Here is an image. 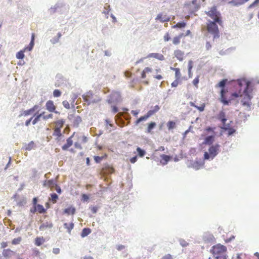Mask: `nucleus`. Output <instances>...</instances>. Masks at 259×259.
<instances>
[{
	"instance_id": "6e6d98bb",
	"label": "nucleus",
	"mask_w": 259,
	"mask_h": 259,
	"mask_svg": "<svg viewBox=\"0 0 259 259\" xmlns=\"http://www.w3.org/2000/svg\"><path fill=\"white\" fill-rule=\"evenodd\" d=\"M21 241V237H18V238H14L12 240V243L14 245H16V244H18Z\"/></svg>"
},
{
	"instance_id": "8fccbe9b",
	"label": "nucleus",
	"mask_w": 259,
	"mask_h": 259,
	"mask_svg": "<svg viewBox=\"0 0 259 259\" xmlns=\"http://www.w3.org/2000/svg\"><path fill=\"white\" fill-rule=\"evenodd\" d=\"M174 70L175 71V78L180 79L181 77V72L179 68H174Z\"/></svg>"
},
{
	"instance_id": "bb28decb",
	"label": "nucleus",
	"mask_w": 259,
	"mask_h": 259,
	"mask_svg": "<svg viewBox=\"0 0 259 259\" xmlns=\"http://www.w3.org/2000/svg\"><path fill=\"white\" fill-rule=\"evenodd\" d=\"M64 226V227L65 228V229H67V232L69 234H70L71 233V230L73 229L74 228V223L71 222L70 223V224H68L67 223H65L63 225Z\"/></svg>"
},
{
	"instance_id": "412c9836",
	"label": "nucleus",
	"mask_w": 259,
	"mask_h": 259,
	"mask_svg": "<svg viewBox=\"0 0 259 259\" xmlns=\"http://www.w3.org/2000/svg\"><path fill=\"white\" fill-rule=\"evenodd\" d=\"M82 119L80 116H77L76 117H75L72 121L73 127H78Z\"/></svg>"
},
{
	"instance_id": "f3484780",
	"label": "nucleus",
	"mask_w": 259,
	"mask_h": 259,
	"mask_svg": "<svg viewBox=\"0 0 259 259\" xmlns=\"http://www.w3.org/2000/svg\"><path fill=\"white\" fill-rule=\"evenodd\" d=\"M248 1L249 0H232L229 2V4L234 6H239L244 4Z\"/></svg>"
},
{
	"instance_id": "a19ab883",
	"label": "nucleus",
	"mask_w": 259,
	"mask_h": 259,
	"mask_svg": "<svg viewBox=\"0 0 259 259\" xmlns=\"http://www.w3.org/2000/svg\"><path fill=\"white\" fill-rule=\"evenodd\" d=\"M51 197L50 200L53 202V203H55L57 201V200L58 199V195L55 193H53L50 194Z\"/></svg>"
},
{
	"instance_id": "680f3d73",
	"label": "nucleus",
	"mask_w": 259,
	"mask_h": 259,
	"mask_svg": "<svg viewBox=\"0 0 259 259\" xmlns=\"http://www.w3.org/2000/svg\"><path fill=\"white\" fill-rule=\"evenodd\" d=\"M89 199V196L86 194H83L81 195V200L83 202H87Z\"/></svg>"
},
{
	"instance_id": "72a5a7b5",
	"label": "nucleus",
	"mask_w": 259,
	"mask_h": 259,
	"mask_svg": "<svg viewBox=\"0 0 259 259\" xmlns=\"http://www.w3.org/2000/svg\"><path fill=\"white\" fill-rule=\"evenodd\" d=\"M148 118H149V117L148 116V115L146 113L144 116H141L139 118H138L137 119V120L136 121L135 123H136V125H137L140 122H142L143 121L146 120Z\"/></svg>"
},
{
	"instance_id": "a211bd4d",
	"label": "nucleus",
	"mask_w": 259,
	"mask_h": 259,
	"mask_svg": "<svg viewBox=\"0 0 259 259\" xmlns=\"http://www.w3.org/2000/svg\"><path fill=\"white\" fill-rule=\"evenodd\" d=\"M204 163L200 160H195L191 163V166L196 170L199 169L203 165Z\"/></svg>"
},
{
	"instance_id": "c756f323",
	"label": "nucleus",
	"mask_w": 259,
	"mask_h": 259,
	"mask_svg": "<svg viewBox=\"0 0 259 259\" xmlns=\"http://www.w3.org/2000/svg\"><path fill=\"white\" fill-rule=\"evenodd\" d=\"M156 126V124L154 121H151L150 122L148 125L147 128V133H151V131L153 130Z\"/></svg>"
},
{
	"instance_id": "e2e57ef3",
	"label": "nucleus",
	"mask_w": 259,
	"mask_h": 259,
	"mask_svg": "<svg viewBox=\"0 0 259 259\" xmlns=\"http://www.w3.org/2000/svg\"><path fill=\"white\" fill-rule=\"evenodd\" d=\"M180 243L181 245L183 247H186L188 245V243L183 239H180Z\"/></svg>"
},
{
	"instance_id": "09e8293b",
	"label": "nucleus",
	"mask_w": 259,
	"mask_h": 259,
	"mask_svg": "<svg viewBox=\"0 0 259 259\" xmlns=\"http://www.w3.org/2000/svg\"><path fill=\"white\" fill-rule=\"evenodd\" d=\"M33 145L34 142L33 141H31L28 144L25 145V149L26 150L30 151L33 148Z\"/></svg>"
},
{
	"instance_id": "4be33fe9",
	"label": "nucleus",
	"mask_w": 259,
	"mask_h": 259,
	"mask_svg": "<svg viewBox=\"0 0 259 259\" xmlns=\"http://www.w3.org/2000/svg\"><path fill=\"white\" fill-rule=\"evenodd\" d=\"M159 109H160V107L158 105H155L153 108V109H150V110H149L147 112V114L150 117L152 115H153L154 113H155L156 112H158Z\"/></svg>"
},
{
	"instance_id": "473e14b6",
	"label": "nucleus",
	"mask_w": 259,
	"mask_h": 259,
	"mask_svg": "<svg viewBox=\"0 0 259 259\" xmlns=\"http://www.w3.org/2000/svg\"><path fill=\"white\" fill-rule=\"evenodd\" d=\"M138 155L140 157H144L146 154V151L139 147L137 148Z\"/></svg>"
},
{
	"instance_id": "aec40b11",
	"label": "nucleus",
	"mask_w": 259,
	"mask_h": 259,
	"mask_svg": "<svg viewBox=\"0 0 259 259\" xmlns=\"http://www.w3.org/2000/svg\"><path fill=\"white\" fill-rule=\"evenodd\" d=\"M62 7V4L60 3L56 4L54 7H51L49 9V12L50 14H53L57 12L58 9Z\"/></svg>"
},
{
	"instance_id": "5701e85b",
	"label": "nucleus",
	"mask_w": 259,
	"mask_h": 259,
	"mask_svg": "<svg viewBox=\"0 0 259 259\" xmlns=\"http://www.w3.org/2000/svg\"><path fill=\"white\" fill-rule=\"evenodd\" d=\"M104 172L107 175H110L114 172V169L109 165H106L104 168Z\"/></svg>"
},
{
	"instance_id": "7c9ffc66",
	"label": "nucleus",
	"mask_w": 259,
	"mask_h": 259,
	"mask_svg": "<svg viewBox=\"0 0 259 259\" xmlns=\"http://www.w3.org/2000/svg\"><path fill=\"white\" fill-rule=\"evenodd\" d=\"M160 157L162 160L164 161L162 162V164L165 165L167 163V162L170 160V157L169 155H167L165 154H161L160 155Z\"/></svg>"
},
{
	"instance_id": "f257e3e1",
	"label": "nucleus",
	"mask_w": 259,
	"mask_h": 259,
	"mask_svg": "<svg viewBox=\"0 0 259 259\" xmlns=\"http://www.w3.org/2000/svg\"><path fill=\"white\" fill-rule=\"evenodd\" d=\"M205 14L213 19V21L208 20V30L209 32L213 34L214 39L219 38L220 35L217 23L221 25L223 23L221 13L217 10V7L213 6L211 8L210 11H205Z\"/></svg>"
},
{
	"instance_id": "39448f33",
	"label": "nucleus",
	"mask_w": 259,
	"mask_h": 259,
	"mask_svg": "<svg viewBox=\"0 0 259 259\" xmlns=\"http://www.w3.org/2000/svg\"><path fill=\"white\" fill-rule=\"evenodd\" d=\"M121 101V95L120 92L117 91H113L109 95L107 102L109 104H117Z\"/></svg>"
},
{
	"instance_id": "e433bc0d",
	"label": "nucleus",
	"mask_w": 259,
	"mask_h": 259,
	"mask_svg": "<svg viewBox=\"0 0 259 259\" xmlns=\"http://www.w3.org/2000/svg\"><path fill=\"white\" fill-rule=\"evenodd\" d=\"M45 242V239L43 237H36L35 239V244L36 246H40Z\"/></svg>"
},
{
	"instance_id": "774afa93",
	"label": "nucleus",
	"mask_w": 259,
	"mask_h": 259,
	"mask_svg": "<svg viewBox=\"0 0 259 259\" xmlns=\"http://www.w3.org/2000/svg\"><path fill=\"white\" fill-rule=\"evenodd\" d=\"M62 104L63 105V106L66 108V109H69L70 108V104L69 103V102L67 101H64L63 102H62Z\"/></svg>"
},
{
	"instance_id": "4d7b16f0",
	"label": "nucleus",
	"mask_w": 259,
	"mask_h": 259,
	"mask_svg": "<svg viewBox=\"0 0 259 259\" xmlns=\"http://www.w3.org/2000/svg\"><path fill=\"white\" fill-rule=\"evenodd\" d=\"M236 132V130L234 129L233 127H231L228 131V136H230L233 135L234 134H235Z\"/></svg>"
},
{
	"instance_id": "864d4df0",
	"label": "nucleus",
	"mask_w": 259,
	"mask_h": 259,
	"mask_svg": "<svg viewBox=\"0 0 259 259\" xmlns=\"http://www.w3.org/2000/svg\"><path fill=\"white\" fill-rule=\"evenodd\" d=\"M61 95V92L59 90L56 89L53 92V96L55 97H59Z\"/></svg>"
},
{
	"instance_id": "5fc2aeb1",
	"label": "nucleus",
	"mask_w": 259,
	"mask_h": 259,
	"mask_svg": "<svg viewBox=\"0 0 259 259\" xmlns=\"http://www.w3.org/2000/svg\"><path fill=\"white\" fill-rule=\"evenodd\" d=\"M222 126L221 128L224 131H228L231 127L230 124H226V122L225 124H222Z\"/></svg>"
},
{
	"instance_id": "423d86ee",
	"label": "nucleus",
	"mask_w": 259,
	"mask_h": 259,
	"mask_svg": "<svg viewBox=\"0 0 259 259\" xmlns=\"http://www.w3.org/2000/svg\"><path fill=\"white\" fill-rule=\"evenodd\" d=\"M93 96V92L92 91L88 92L86 94L83 95L82 97L88 105H90L91 103H97L100 101L99 98H95L92 100H90L91 97Z\"/></svg>"
},
{
	"instance_id": "a18cd8bd",
	"label": "nucleus",
	"mask_w": 259,
	"mask_h": 259,
	"mask_svg": "<svg viewBox=\"0 0 259 259\" xmlns=\"http://www.w3.org/2000/svg\"><path fill=\"white\" fill-rule=\"evenodd\" d=\"M34 46V42H33V41H30L29 45L27 47H25L24 49V50L26 51H31L32 50L33 47Z\"/></svg>"
},
{
	"instance_id": "bf43d9fd",
	"label": "nucleus",
	"mask_w": 259,
	"mask_h": 259,
	"mask_svg": "<svg viewBox=\"0 0 259 259\" xmlns=\"http://www.w3.org/2000/svg\"><path fill=\"white\" fill-rule=\"evenodd\" d=\"M205 105L204 103H203L200 106H198L197 105L196 108L200 112H203L204 110Z\"/></svg>"
},
{
	"instance_id": "393cba45",
	"label": "nucleus",
	"mask_w": 259,
	"mask_h": 259,
	"mask_svg": "<svg viewBox=\"0 0 259 259\" xmlns=\"http://www.w3.org/2000/svg\"><path fill=\"white\" fill-rule=\"evenodd\" d=\"M91 233V229L89 228H84L82 230L81 232V236L82 238H84L87 236Z\"/></svg>"
},
{
	"instance_id": "f03ea898",
	"label": "nucleus",
	"mask_w": 259,
	"mask_h": 259,
	"mask_svg": "<svg viewBox=\"0 0 259 259\" xmlns=\"http://www.w3.org/2000/svg\"><path fill=\"white\" fill-rule=\"evenodd\" d=\"M253 91V84L251 81H246L244 89L242 93V96H243L240 102L241 105L244 107H246V110L250 111L251 110V105L252 103L251 99L253 98L252 92Z\"/></svg>"
},
{
	"instance_id": "9b49d317",
	"label": "nucleus",
	"mask_w": 259,
	"mask_h": 259,
	"mask_svg": "<svg viewBox=\"0 0 259 259\" xmlns=\"http://www.w3.org/2000/svg\"><path fill=\"white\" fill-rule=\"evenodd\" d=\"M46 107V109L50 112L55 111L56 109V107L54 104L53 101L52 100H49L47 102Z\"/></svg>"
},
{
	"instance_id": "ddd939ff",
	"label": "nucleus",
	"mask_w": 259,
	"mask_h": 259,
	"mask_svg": "<svg viewBox=\"0 0 259 259\" xmlns=\"http://www.w3.org/2000/svg\"><path fill=\"white\" fill-rule=\"evenodd\" d=\"M53 227V224L52 222H45L41 224L39 226V229L40 231H43L47 228L51 229Z\"/></svg>"
},
{
	"instance_id": "338daca9",
	"label": "nucleus",
	"mask_w": 259,
	"mask_h": 259,
	"mask_svg": "<svg viewBox=\"0 0 259 259\" xmlns=\"http://www.w3.org/2000/svg\"><path fill=\"white\" fill-rule=\"evenodd\" d=\"M179 83V79H176L171 83V85L172 87H177Z\"/></svg>"
},
{
	"instance_id": "de8ad7c7",
	"label": "nucleus",
	"mask_w": 259,
	"mask_h": 259,
	"mask_svg": "<svg viewBox=\"0 0 259 259\" xmlns=\"http://www.w3.org/2000/svg\"><path fill=\"white\" fill-rule=\"evenodd\" d=\"M64 123H65V120L63 119L58 120L55 122L56 126L61 127V128L63 127Z\"/></svg>"
},
{
	"instance_id": "a878e982",
	"label": "nucleus",
	"mask_w": 259,
	"mask_h": 259,
	"mask_svg": "<svg viewBox=\"0 0 259 259\" xmlns=\"http://www.w3.org/2000/svg\"><path fill=\"white\" fill-rule=\"evenodd\" d=\"M15 254V253L10 249H4L3 251V254L5 257H10Z\"/></svg>"
},
{
	"instance_id": "3c124183",
	"label": "nucleus",
	"mask_w": 259,
	"mask_h": 259,
	"mask_svg": "<svg viewBox=\"0 0 259 259\" xmlns=\"http://www.w3.org/2000/svg\"><path fill=\"white\" fill-rule=\"evenodd\" d=\"M26 203V199L25 198H23L22 199L20 200L17 203V205L19 206H23L24 205H25Z\"/></svg>"
},
{
	"instance_id": "cd10ccee",
	"label": "nucleus",
	"mask_w": 259,
	"mask_h": 259,
	"mask_svg": "<svg viewBox=\"0 0 259 259\" xmlns=\"http://www.w3.org/2000/svg\"><path fill=\"white\" fill-rule=\"evenodd\" d=\"M32 117H34V118L32 121V123L33 125H35L39 120L40 118L42 117V114H38L37 112L34 113V115Z\"/></svg>"
},
{
	"instance_id": "603ef678",
	"label": "nucleus",
	"mask_w": 259,
	"mask_h": 259,
	"mask_svg": "<svg viewBox=\"0 0 259 259\" xmlns=\"http://www.w3.org/2000/svg\"><path fill=\"white\" fill-rule=\"evenodd\" d=\"M194 7L193 9L191 10V13H194L195 12L198 11V10L200 8V4H198L197 5H194Z\"/></svg>"
},
{
	"instance_id": "dca6fc26",
	"label": "nucleus",
	"mask_w": 259,
	"mask_h": 259,
	"mask_svg": "<svg viewBox=\"0 0 259 259\" xmlns=\"http://www.w3.org/2000/svg\"><path fill=\"white\" fill-rule=\"evenodd\" d=\"M147 58H154L160 61H162L164 59V57L163 55L156 53L149 54L147 56Z\"/></svg>"
},
{
	"instance_id": "4c0bfd02",
	"label": "nucleus",
	"mask_w": 259,
	"mask_h": 259,
	"mask_svg": "<svg viewBox=\"0 0 259 259\" xmlns=\"http://www.w3.org/2000/svg\"><path fill=\"white\" fill-rule=\"evenodd\" d=\"M193 61L189 60L188 62V75L190 78L192 77V73L191 72L192 68L193 67Z\"/></svg>"
},
{
	"instance_id": "0e129e2a",
	"label": "nucleus",
	"mask_w": 259,
	"mask_h": 259,
	"mask_svg": "<svg viewBox=\"0 0 259 259\" xmlns=\"http://www.w3.org/2000/svg\"><path fill=\"white\" fill-rule=\"evenodd\" d=\"M90 208L91 209V210L93 213H97L99 207L97 206H91L90 207Z\"/></svg>"
},
{
	"instance_id": "13d9d810",
	"label": "nucleus",
	"mask_w": 259,
	"mask_h": 259,
	"mask_svg": "<svg viewBox=\"0 0 259 259\" xmlns=\"http://www.w3.org/2000/svg\"><path fill=\"white\" fill-rule=\"evenodd\" d=\"M94 159L96 163H99L102 160L103 157L99 156H95Z\"/></svg>"
},
{
	"instance_id": "f8f14e48",
	"label": "nucleus",
	"mask_w": 259,
	"mask_h": 259,
	"mask_svg": "<svg viewBox=\"0 0 259 259\" xmlns=\"http://www.w3.org/2000/svg\"><path fill=\"white\" fill-rule=\"evenodd\" d=\"M76 212V209L75 208L71 205L69 206L68 207L65 208L64 209L63 213L64 214H67L68 215L72 214L73 215L75 214Z\"/></svg>"
},
{
	"instance_id": "9d476101",
	"label": "nucleus",
	"mask_w": 259,
	"mask_h": 259,
	"mask_svg": "<svg viewBox=\"0 0 259 259\" xmlns=\"http://www.w3.org/2000/svg\"><path fill=\"white\" fill-rule=\"evenodd\" d=\"M214 135H209L206 136L203 142L204 145H211L214 141Z\"/></svg>"
},
{
	"instance_id": "4468645a",
	"label": "nucleus",
	"mask_w": 259,
	"mask_h": 259,
	"mask_svg": "<svg viewBox=\"0 0 259 259\" xmlns=\"http://www.w3.org/2000/svg\"><path fill=\"white\" fill-rule=\"evenodd\" d=\"M220 100V102H222L224 105L229 106L231 103L230 98L227 99L226 96L223 95V91H221V98Z\"/></svg>"
},
{
	"instance_id": "0eeeda50",
	"label": "nucleus",
	"mask_w": 259,
	"mask_h": 259,
	"mask_svg": "<svg viewBox=\"0 0 259 259\" xmlns=\"http://www.w3.org/2000/svg\"><path fill=\"white\" fill-rule=\"evenodd\" d=\"M220 145L215 144L214 145H211L208 149L209 152L211 154L212 157H215L219 153Z\"/></svg>"
},
{
	"instance_id": "c9c22d12",
	"label": "nucleus",
	"mask_w": 259,
	"mask_h": 259,
	"mask_svg": "<svg viewBox=\"0 0 259 259\" xmlns=\"http://www.w3.org/2000/svg\"><path fill=\"white\" fill-rule=\"evenodd\" d=\"M61 35H62L61 33L60 32H58L57 33V36H55L54 37H53L52 39H51L50 40L52 44H57V42H58L59 38L61 37Z\"/></svg>"
},
{
	"instance_id": "69168bd1",
	"label": "nucleus",
	"mask_w": 259,
	"mask_h": 259,
	"mask_svg": "<svg viewBox=\"0 0 259 259\" xmlns=\"http://www.w3.org/2000/svg\"><path fill=\"white\" fill-rule=\"evenodd\" d=\"M104 9L105 10L104 11L103 13L105 14H108L109 11L110 10V6L107 4H106V6L104 7Z\"/></svg>"
},
{
	"instance_id": "2eb2a0df",
	"label": "nucleus",
	"mask_w": 259,
	"mask_h": 259,
	"mask_svg": "<svg viewBox=\"0 0 259 259\" xmlns=\"http://www.w3.org/2000/svg\"><path fill=\"white\" fill-rule=\"evenodd\" d=\"M156 20H159L161 22L163 23L170 21V17L167 15L163 16L162 14H159L156 18Z\"/></svg>"
},
{
	"instance_id": "2f4dec72",
	"label": "nucleus",
	"mask_w": 259,
	"mask_h": 259,
	"mask_svg": "<svg viewBox=\"0 0 259 259\" xmlns=\"http://www.w3.org/2000/svg\"><path fill=\"white\" fill-rule=\"evenodd\" d=\"M227 82V79H223L221 80L218 84V86L221 88V91H223V90L226 87V85Z\"/></svg>"
},
{
	"instance_id": "1a4fd4ad",
	"label": "nucleus",
	"mask_w": 259,
	"mask_h": 259,
	"mask_svg": "<svg viewBox=\"0 0 259 259\" xmlns=\"http://www.w3.org/2000/svg\"><path fill=\"white\" fill-rule=\"evenodd\" d=\"M74 134H75V132L72 134V135L71 136H70L67 139L66 143L65 144H64L63 146H62V149L63 150H64V151L67 150L68 149V148L71 146L72 145L73 141L72 140V138L73 137V136L74 135Z\"/></svg>"
},
{
	"instance_id": "c85d7f7f",
	"label": "nucleus",
	"mask_w": 259,
	"mask_h": 259,
	"mask_svg": "<svg viewBox=\"0 0 259 259\" xmlns=\"http://www.w3.org/2000/svg\"><path fill=\"white\" fill-rule=\"evenodd\" d=\"M35 207L36 208L37 211H38L39 213H45L47 212V209L45 208L43 205L41 204L35 205Z\"/></svg>"
},
{
	"instance_id": "052dcab7",
	"label": "nucleus",
	"mask_w": 259,
	"mask_h": 259,
	"mask_svg": "<svg viewBox=\"0 0 259 259\" xmlns=\"http://www.w3.org/2000/svg\"><path fill=\"white\" fill-rule=\"evenodd\" d=\"M259 3V0H255L252 4H251L248 7V9H251Z\"/></svg>"
},
{
	"instance_id": "6ab92c4d",
	"label": "nucleus",
	"mask_w": 259,
	"mask_h": 259,
	"mask_svg": "<svg viewBox=\"0 0 259 259\" xmlns=\"http://www.w3.org/2000/svg\"><path fill=\"white\" fill-rule=\"evenodd\" d=\"M174 54L175 57L180 61H182L183 60V56L184 53L180 50L175 51Z\"/></svg>"
},
{
	"instance_id": "b1692460",
	"label": "nucleus",
	"mask_w": 259,
	"mask_h": 259,
	"mask_svg": "<svg viewBox=\"0 0 259 259\" xmlns=\"http://www.w3.org/2000/svg\"><path fill=\"white\" fill-rule=\"evenodd\" d=\"M61 127L56 126L53 135L57 136L58 138L57 140H59L58 138L62 136V134L61 132Z\"/></svg>"
},
{
	"instance_id": "79ce46f5",
	"label": "nucleus",
	"mask_w": 259,
	"mask_h": 259,
	"mask_svg": "<svg viewBox=\"0 0 259 259\" xmlns=\"http://www.w3.org/2000/svg\"><path fill=\"white\" fill-rule=\"evenodd\" d=\"M33 112V109H32L31 108L28 109V110H25L23 112V113H21L20 115H19V116H28L29 115H30V114H32Z\"/></svg>"
},
{
	"instance_id": "ea45409f",
	"label": "nucleus",
	"mask_w": 259,
	"mask_h": 259,
	"mask_svg": "<svg viewBox=\"0 0 259 259\" xmlns=\"http://www.w3.org/2000/svg\"><path fill=\"white\" fill-rule=\"evenodd\" d=\"M58 184H57V181L54 179L49 180L47 181V185L49 187H55Z\"/></svg>"
},
{
	"instance_id": "37998d69",
	"label": "nucleus",
	"mask_w": 259,
	"mask_h": 259,
	"mask_svg": "<svg viewBox=\"0 0 259 259\" xmlns=\"http://www.w3.org/2000/svg\"><path fill=\"white\" fill-rule=\"evenodd\" d=\"M186 26V23L184 21H181V22H178L176 25H175L173 26V27L174 28L178 27L179 28H183L185 27Z\"/></svg>"
},
{
	"instance_id": "49530a36",
	"label": "nucleus",
	"mask_w": 259,
	"mask_h": 259,
	"mask_svg": "<svg viewBox=\"0 0 259 259\" xmlns=\"http://www.w3.org/2000/svg\"><path fill=\"white\" fill-rule=\"evenodd\" d=\"M214 157H212L211 154L209 152H205L204 154V159L205 160H212Z\"/></svg>"
},
{
	"instance_id": "7ed1b4c3",
	"label": "nucleus",
	"mask_w": 259,
	"mask_h": 259,
	"mask_svg": "<svg viewBox=\"0 0 259 259\" xmlns=\"http://www.w3.org/2000/svg\"><path fill=\"white\" fill-rule=\"evenodd\" d=\"M246 81L245 78H240L233 81V86L236 91L231 93L230 95L229 98L231 102L236 98L242 96V93L246 83Z\"/></svg>"
},
{
	"instance_id": "c03bdc74",
	"label": "nucleus",
	"mask_w": 259,
	"mask_h": 259,
	"mask_svg": "<svg viewBox=\"0 0 259 259\" xmlns=\"http://www.w3.org/2000/svg\"><path fill=\"white\" fill-rule=\"evenodd\" d=\"M183 34H181L179 36H176L174 38L172 42L174 45H177L180 44V39L182 37Z\"/></svg>"
},
{
	"instance_id": "20e7f679",
	"label": "nucleus",
	"mask_w": 259,
	"mask_h": 259,
	"mask_svg": "<svg viewBox=\"0 0 259 259\" xmlns=\"http://www.w3.org/2000/svg\"><path fill=\"white\" fill-rule=\"evenodd\" d=\"M213 257L215 259H227V255L226 254L227 247L220 244L213 246L211 249Z\"/></svg>"
},
{
	"instance_id": "6e6552de",
	"label": "nucleus",
	"mask_w": 259,
	"mask_h": 259,
	"mask_svg": "<svg viewBox=\"0 0 259 259\" xmlns=\"http://www.w3.org/2000/svg\"><path fill=\"white\" fill-rule=\"evenodd\" d=\"M216 118L220 121L222 124H225L227 121L226 113L223 110L220 111L216 116Z\"/></svg>"
},
{
	"instance_id": "58836bf2",
	"label": "nucleus",
	"mask_w": 259,
	"mask_h": 259,
	"mask_svg": "<svg viewBox=\"0 0 259 259\" xmlns=\"http://www.w3.org/2000/svg\"><path fill=\"white\" fill-rule=\"evenodd\" d=\"M167 126L169 130H171L175 127L176 123L174 121L169 120L167 123Z\"/></svg>"
},
{
	"instance_id": "f704fd0d",
	"label": "nucleus",
	"mask_w": 259,
	"mask_h": 259,
	"mask_svg": "<svg viewBox=\"0 0 259 259\" xmlns=\"http://www.w3.org/2000/svg\"><path fill=\"white\" fill-rule=\"evenodd\" d=\"M25 51L23 49L22 50H20L18 52L16 53V57L18 59L22 60L24 59L25 55H24V52Z\"/></svg>"
}]
</instances>
